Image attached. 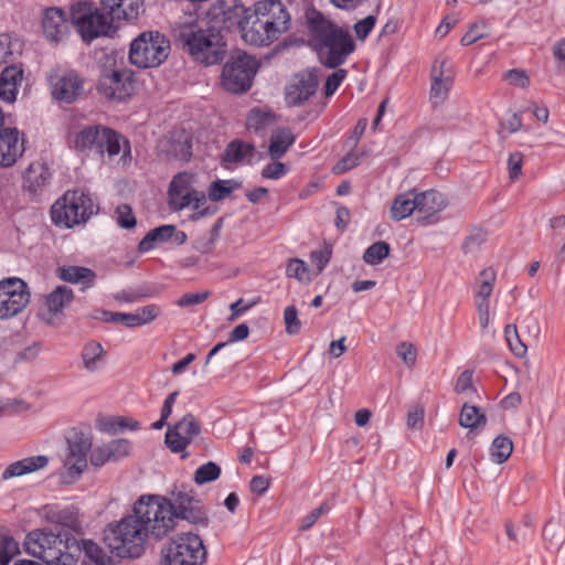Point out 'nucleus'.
Returning <instances> with one entry per match:
<instances>
[{
    "label": "nucleus",
    "instance_id": "obj_19",
    "mask_svg": "<svg viewBox=\"0 0 565 565\" xmlns=\"http://www.w3.org/2000/svg\"><path fill=\"white\" fill-rule=\"evenodd\" d=\"M195 180V174L191 172H179L170 181L168 188V204L173 211H181L189 207V198L192 192V184Z\"/></svg>",
    "mask_w": 565,
    "mask_h": 565
},
{
    "label": "nucleus",
    "instance_id": "obj_5",
    "mask_svg": "<svg viewBox=\"0 0 565 565\" xmlns=\"http://www.w3.org/2000/svg\"><path fill=\"white\" fill-rule=\"evenodd\" d=\"M207 556L200 535L183 532L173 535L161 548V565H202Z\"/></svg>",
    "mask_w": 565,
    "mask_h": 565
},
{
    "label": "nucleus",
    "instance_id": "obj_20",
    "mask_svg": "<svg viewBox=\"0 0 565 565\" xmlns=\"http://www.w3.org/2000/svg\"><path fill=\"white\" fill-rule=\"evenodd\" d=\"M418 222L422 225L434 224L439 221V213L446 207L445 196L435 190L416 193Z\"/></svg>",
    "mask_w": 565,
    "mask_h": 565
},
{
    "label": "nucleus",
    "instance_id": "obj_4",
    "mask_svg": "<svg viewBox=\"0 0 565 565\" xmlns=\"http://www.w3.org/2000/svg\"><path fill=\"white\" fill-rule=\"evenodd\" d=\"M132 511L146 527V533L156 539L166 536L175 526L177 512L166 498L142 495L134 504Z\"/></svg>",
    "mask_w": 565,
    "mask_h": 565
},
{
    "label": "nucleus",
    "instance_id": "obj_45",
    "mask_svg": "<svg viewBox=\"0 0 565 565\" xmlns=\"http://www.w3.org/2000/svg\"><path fill=\"white\" fill-rule=\"evenodd\" d=\"M390 245L380 241L366 248L363 254V260L369 265H377L390 255Z\"/></svg>",
    "mask_w": 565,
    "mask_h": 565
},
{
    "label": "nucleus",
    "instance_id": "obj_62",
    "mask_svg": "<svg viewBox=\"0 0 565 565\" xmlns=\"http://www.w3.org/2000/svg\"><path fill=\"white\" fill-rule=\"evenodd\" d=\"M362 156L363 153L359 154L356 152H349L333 167V172L343 173L350 169L355 168L359 166Z\"/></svg>",
    "mask_w": 565,
    "mask_h": 565
},
{
    "label": "nucleus",
    "instance_id": "obj_10",
    "mask_svg": "<svg viewBox=\"0 0 565 565\" xmlns=\"http://www.w3.org/2000/svg\"><path fill=\"white\" fill-rule=\"evenodd\" d=\"M257 68L255 57L242 52L233 54L223 67L222 86L234 94L245 93L250 88Z\"/></svg>",
    "mask_w": 565,
    "mask_h": 565
},
{
    "label": "nucleus",
    "instance_id": "obj_31",
    "mask_svg": "<svg viewBox=\"0 0 565 565\" xmlns=\"http://www.w3.org/2000/svg\"><path fill=\"white\" fill-rule=\"evenodd\" d=\"M81 361L87 372L94 373L106 364L107 352L99 342L90 340L82 348Z\"/></svg>",
    "mask_w": 565,
    "mask_h": 565
},
{
    "label": "nucleus",
    "instance_id": "obj_63",
    "mask_svg": "<svg viewBox=\"0 0 565 565\" xmlns=\"http://www.w3.org/2000/svg\"><path fill=\"white\" fill-rule=\"evenodd\" d=\"M376 18L374 15H367L363 20L356 22L354 24L356 38L362 41L365 40L373 30Z\"/></svg>",
    "mask_w": 565,
    "mask_h": 565
},
{
    "label": "nucleus",
    "instance_id": "obj_53",
    "mask_svg": "<svg viewBox=\"0 0 565 565\" xmlns=\"http://www.w3.org/2000/svg\"><path fill=\"white\" fill-rule=\"evenodd\" d=\"M332 255V248L329 245H324L319 250H312L310 253L311 264L316 267L315 275H319L330 262Z\"/></svg>",
    "mask_w": 565,
    "mask_h": 565
},
{
    "label": "nucleus",
    "instance_id": "obj_8",
    "mask_svg": "<svg viewBox=\"0 0 565 565\" xmlns=\"http://www.w3.org/2000/svg\"><path fill=\"white\" fill-rule=\"evenodd\" d=\"M169 52L170 42L162 33L147 31L131 42L129 60L140 68L157 67L167 60Z\"/></svg>",
    "mask_w": 565,
    "mask_h": 565
},
{
    "label": "nucleus",
    "instance_id": "obj_30",
    "mask_svg": "<svg viewBox=\"0 0 565 565\" xmlns=\"http://www.w3.org/2000/svg\"><path fill=\"white\" fill-rule=\"evenodd\" d=\"M447 64L446 60H443L437 66L436 64L433 66L431 70V87H430V99L434 105L441 104L452 86L454 77L451 73L449 72L446 74L445 66Z\"/></svg>",
    "mask_w": 565,
    "mask_h": 565
},
{
    "label": "nucleus",
    "instance_id": "obj_15",
    "mask_svg": "<svg viewBox=\"0 0 565 565\" xmlns=\"http://www.w3.org/2000/svg\"><path fill=\"white\" fill-rule=\"evenodd\" d=\"M131 73L127 70L105 73L99 79L98 92L108 99L125 100L134 94Z\"/></svg>",
    "mask_w": 565,
    "mask_h": 565
},
{
    "label": "nucleus",
    "instance_id": "obj_33",
    "mask_svg": "<svg viewBox=\"0 0 565 565\" xmlns=\"http://www.w3.org/2000/svg\"><path fill=\"white\" fill-rule=\"evenodd\" d=\"M295 142V135L289 128L273 131L268 154L273 160L280 159Z\"/></svg>",
    "mask_w": 565,
    "mask_h": 565
},
{
    "label": "nucleus",
    "instance_id": "obj_23",
    "mask_svg": "<svg viewBox=\"0 0 565 565\" xmlns=\"http://www.w3.org/2000/svg\"><path fill=\"white\" fill-rule=\"evenodd\" d=\"M42 30L50 42H60L67 34V20L65 12L56 7L43 11Z\"/></svg>",
    "mask_w": 565,
    "mask_h": 565
},
{
    "label": "nucleus",
    "instance_id": "obj_34",
    "mask_svg": "<svg viewBox=\"0 0 565 565\" xmlns=\"http://www.w3.org/2000/svg\"><path fill=\"white\" fill-rule=\"evenodd\" d=\"M417 204H416V192L407 191L404 193L398 194L391 206V218L394 221H402L409 215L414 211H417Z\"/></svg>",
    "mask_w": 565,
    "mask_h": 565
},
{
    "label": "nucleus",
    "instance_id": "obj_37",
    "mask_svg": "<svg viewBox=\"0 0 565 565\" xmlns=\"http://www.w3.org/2000/svg\"><path fill=\"white\" fill-rule=\"evenodd\" d=\"M167 153L169 158L180 161H189L192 157V141L186 135H180L178 138H171L168 141Z\"/></svg>",
    "mask_w": 565,
    "mask_h": 565
},
{
    "label": "nucleus",
    "instance_id": "obj_50",
    "mask_svg": "<svg viewBox=\"0 0 565 565\" xmlns=\"http://www.w3.org/2000/svg\"><path fill=\"white\" fill-rule=\"evenodd\" d=\"M486 239V232L481 230H476L466 237V239L462 243L461 249L465 254H473L481 248Z\"/></svg>",
    "mask_w": 565,
    "mask_h": 565
},
{
    "label": "nucleus",
    "instance_id": "obj_16",
    "mask_svg": "<svg viewBox=\"0 0 565 565\" xmlns=\"http://www.w3.org/2000/svg\"><path fill=\"white\" fill-rule=\"evenodd\" d=\"M239 34L245 43L254 46H268L280 38L276 31L267 28L253 8L245 17Z\"/></svg>",
    "mask_w": 565,
    "mask_h": 565
},
{
    "label": "nucleus",
    "instance_id": "obj_43",
    "mask_svg": "<svg viewBox=\"0 0 565 565\" xmlns=\"http://www.w3.org/2000/svg\"><path fill=\"white\" fill-rule=\"evenodd\" d=\"M239 186L235 180H216L211 183L207 190L209 199L218 202L227 198L234 190Z\"/></svg>",
    "mask_w": 565,
    "mask_h": 565
},
{
    "label": "nucleus",
    "instance_id": "obj_26",
    "mask_svg": "<svg viewBox=\"0 0 565 565\" xmlns=\"http://www.w3.org/2000/svg\"><path fill=\"white\" fill-rule=\"evenodd\" d=\"M318 83L311 75L295 77L286 88V103L289 106H299L308 100L317 90Z\"/></svg>",
    "mask_w": 565,
    "mask_h": 565
},
{
    "label": "nucleus",
    "instance_id": "obj_42",
    "mask_svg": "<svg viewBox=\"0 0 565 565\" xmlns=\"http://www.w3.org/2000/svg\"><path fill=\"white\" fill-rule=\"evenodd\" d=\"M486 422V416L479 407L469 404L462 405L459 416L460 426L473 429L478 426L484 425Z\"/></svg>",
    "mask_w": 565,
    "mask_h": 565
},
{
    "label": "nucleus",
    "instance_id": "obj_48",
    "mask_svg": "<svg viewBox=\"0 0 565 565\" xmlns=\"http://www.w3.org/2000/svg\"><path fill=\"white\" fill-rule=\"evenodd\" d=\"M221 468L213 461L200 466L194 473V481L198 484H204L218 479Z\"/></svg>",
    "mask_w": 565,
    "mask_h": 565
},
{
    "label": "nucleus",
    "instance_id": "obj_12",
    "mask_svg": "<svg viewBox=\"0 0 565 565\" xmlns=\"http://www.w3.org/2000/svg\"><path fill=\"white\" fill-rule=\"evenodd\" d=\"M30 302L26 282L17 277L0 280V318H12Z\"/></svg>",
    "mask_w": 565,
    "mask_h": 565
},
{
    "label": "nucleus",
    "instance_id": "obj_25",
    "mask_svg": "<svg viewBox=\"0 0 565 565\" xmlns=\"http://www.w3.org/2000/svg\"><path fill=\"white\" fill-rule=\"evenodd\" d=\"M51 177L52 174L46 163L33 162L24 173L23 189L33 196L39 195L50 184Z\"/></svg>",
    "mask_w": 565,
    "mask_h": 565
},
{
    "label": "nucleus",
    "instance_id": "obj_58",
    "mask_svg": "<svg viewBox=\"0 0 565 565\" xmlns=\"http://www.w3.org/2000/svg\"><path fill=\"white\" fill-rule=\"evenodd\" d=\"M18 42L8 33H0V64L8 63L15 51Z\"/></svg>",
    "mask_w": 565,
    "mask_h": 565
},
{
    "label": "nucleus",
    "instance_id": "obj_11",
    "mask_svg": "<svg viewBox=\"0 0 565 565\" xmlns=\"http://www.w3.org/2000/svg\"><path fill=\"white\" fill-rule=\"evenodd\" d=\"M53 99L72 104L83 96L85 78L74 70H55L49 76Z\"/></svg>",
    "mask_w": 565,
    "mask_h": 565
},
{
    "label": "nucleus",
    "instance_id": "obj_2",
    "mask_svg": "<svg viewBox=\"0 0 565 565\" xmlns=\"http://www.w3.org/2000/svg\"><path fill=\"white\" fill-rule=\"evenodd\" d=\"M310 43L319 62L328 68L342 65L354 51L355 43L350 32L327 20L320 13L309 19Z\"/></svg>",
    "mask_w": 565,
    "mask_h": 565
},
{
    "label": "nucleus",
    "instance_id": "obj_46",
    "mask_svg": "<svg viewBox=\"0 0 565 565\" xmlns=\"http://www.w3.org/2000/svg\"><path fill=\"white\" fill-rule=\"evenodd\" d=\"M286 275L301 282H309L312 278L308 265L299 258H291L288 260Z\"/></svg>",
    "mask_w": 565,
    "mask_h": 565
},
{
    "label": "nucleus",
    "instance_id": "obj_24",
    "mask_svg": "<svg viewBox=\"0 0 565 565\" xmlns=\"http://www.w3.org/2000/svg\"><path fill=\"white\" fill-rule=\"evenodd\" d=\"M175 512L177 518H181L190 521L191 523L205 524L207 519L201 510L200 501L194 499L188 492L179 491L174 495V504H172Z\"/></svg>",
    "mask_w": 565,
    "mask_h": 565
},
{
    "label": "nucleus",
    "instance_id": "obj_29",
    "mask_svg": "<svg viewBox=\"0 0 565 565\" xmlns=\"http://www.w3.org/2000/svg\"><path fill=\"white\" fill-rule=\"evenodd\" d=\"M22 79L23 68L21 65L12 64L4 67L0 75V98L7 103L14 102Z\"/></svg>",
    "mask_w": 565,
    "mask_h": 565
},
{
    "label": "nucleus",
    "instance_id": "obj_36",
    "mask_svg": "<svg viewBox=\"0 0 565 565\" xmlns=\"http://www.w3.org/2000/svg\"><path fill=\"white\" fill-rule=\"evenodd\" d=\"M57 277L63 281L71 284H82L89 286L93 284L96 275L87 268L81 266H63L57 269Z\"/></svg>",
    "mask_w": 565,
    "mask_h": 565
},
{
    "label": "nucleus",
    "instance_id": "obj_18",
    "mask_svg": "<svg viewBox=\"0 0 565 565\" xmlns=\"http://www.w3.org/2000/svg\"><path fill=\"white\" fill-rule=\"evenodd\" d=\"M92 449V440L84 434H77L68 440V454L64 467L71 479L78 478L87 467V455Z\"/></svg>",
    "mask_w": 565,
    "mask_h": 565
},
{
    "label": "nucleus",
    "instance_id": "obj_22",
    "mask_svg": "<svg viewBox=\"0 0 565 565\" xmlns=\"http://www.w3.org/2000/svg\"><path fill=\"white\" fill-rule=\"evenodd\" d=\"M43 516L50 523L60 525L71 531L81 530L78 508L74 504H50L43 508Z\"/></svg>",
    "mask_w": 565,
    "mask_h": 565
},
{
    "label": "nucleus",
    "instance_id": "obj_52",
    "mask_svg": "<svg viewBox=\"0 0 565 565\" xmlns=\"http://www.w3.org/2000/svg\"><path fill=\"white\" fill-rule=\"evenodd\" d=\"M396 355L407 367H414L417 359V351L412 342L403 341L398 343L396 345Z\"/></svg>",
    "mask_w": 565,
    "mask_h": 565
},
{
    "label": "nucleus",
    "instance_id": "obj_3",
    "mask_svg": "<svg viewBox=\"0 0 565 565\" xmlns=\"http://www.w3.org/2000/svg\"><path fill=\"white\" fill-rule=\"evenodd\" d=\"M148 534L138 516L132 512L105 530V543L120 558H138L146 551Z\"/></svg>",
    "mask_w": 565,
    "mask_h": 565
},
{
    "label": "nucleus",
    "instance_id": "obj_39",
    "mask_svg": "<svg viewBox=\"0 0 565 565\" xmlns=\"http://www.w3.org/2000/svg\"><path fill=\"white\" fill-rule=\"evenodd\" d=\"M504 337L510 350L515 356L521 358L526 353V340L523 339L524 334H522L518 324H507L504 328Z\"/></svg>",
    "mask_w": 565,
    "mask_h": 565
},
{
    "label": "nucleus",
    "instance_id": "obj_59",
    "mask_svg": "<svg viewBox=\"0 0 565 565\" xmlns=\"http://www.w3.org/2000/svg\"><path fill=\"white\" fill-rule=\"evenodd\" d=\"M523 154L520 151L512 152L508 159L509 179L516 181L522 175Z\"/></svg>",
    "mask_w": 565,
    "mask_h": 565
},
{
    "label": "nucleus",
    "instance_id": "obj_28",
    "mask_svg": "<svg viewBox=\"0 0 565 565\" xmlns=\"http://www.w3.org/2000/svg\"><path fill=\"white\" fill-rule=\"evenodd\" d=\"M111 20H134L142 11L143 0H100Z\"/></svg>",
    "mask_w": 565,
    "mask_h": 565
},
{
    "label": "nucleus",
    "instance_id": "obj_54",
    "mask_svg": "<svg viewBox=\"0 0 565 565\" xmlns=\"http://www.w3.org/2000/svg\"><path fill=\"white\" fill-rule=\"evenodd\" d=\"M220 228H221V224L216 223L212 227V230L209 232L207 236L201 237L195 241L194 248L202 254H207V253L212 252V249L214 248L215 242L218 237Z\"/></svg>",
    "mask_w": 565,
    "mask_h": 565
},
{
    "label": "nucleus",
    "instance_id": "obj_13",
    "mask_svg": "<svg viewBox=\"0 0 565 565\" xmlns=\"http://www.w3.org/2000/svg\"><path fill=\"white\" fill-rule=\"evenodd\" d=\"M249 8H246L239 0H217L211 6L204 18L217 25L222 32L225 30H237L241 33L243 22Z\"/></svg>",
    "mask_w": 565,
    "mask_h": 565
},
{
    "label": "nucleus",
    "instance_id": "obj_7",
    "mask_svg": "<svg viewBox=\"0 0 565 565\" xmlns=\"http://www.w3.org/2000/svg\"><path fill=\"white\" fill-rule=\"evenodd\" d=\"M92 198L83 191H66L51 207V217L55 225L73 227L85 223L96 211Z\"/></svg>",
    "mask_w": 565,
    "mask_h": 565
},
{
    "label": "nucleus",
    "instance_id": "obj_64",
    "mask_svg": "<svg viewBox=\"0 0 565 565\" xmlns=\"http://www.w3.org/2000/svg\"><path fill=\"white\" fill-rule=\"evenodd\" d=\"M425 409L420 404H414L407 413V426L409 428H419L424 422Z\"/></svg>",
    "mask_w": 565,
    "mask_h": 565
},
{
    "label": "nucleus",
    "instance_id": "obj_40",
    "mask_svg": "<svg viewBox=\"0 0 565 565\" xmlns=\"http://www.w3.org/2000/svg\"><path fill=\"white\" fill-rule=\"evenodd\" d=\"M513 451V441L510 437L500 435L494 438L490 448L491 460L495 463L505 462Z\"/></svg>",
    "mask_w": 565,
    "mask_h": 565
},
{
    "label": "nucleus",
    "instance_id": "obj_1",
    "mask_svg": "<svg viewBox=\"0 0 565 565\" xmlns=\"http://www.w3.org/2000/svg\"><path fill=\"white\" fill-rule=\"evenodd\" d=\"M174 36L184 52L206 66L220 63L226 54L222 32L204 17L189 15L174 28Z\"/></svg>",
    "mask_w": 565,
    "mask_h": 565
},
{
    "label": "nucleus",
    "instance_id": "obj_44",
    "mask_svg": "<svg viewBox=\"0 0 565 565\" xmlns=\"http://www.w3.org/2000/svg\"><path fill=\"white\" fill-rule=\"evenodd\" d=\"M100 148L98 153L107 152L109 158H113L119 154L120 147V136L116 134L114 130L104 128V132L102 135Z\"/></svg>",
    "mask_w": 565,
    "mask_h": 565
},
{
    "label": "nucleus",
    "instance_id": "obj_47",
    "mask_svg": "<svg viewBox=\"0 0 565 565\" xmlns=\"http://www.w3.org/2000/svg\"><path fill=\"white\" fill-rule=\"evenodd\" d=\"M19 553V543L12 536L0 535V565H9Z\"/></svg>",
    "mask_w": 565,
    "mask_h": 565
},
{
    "label": "nucleus",
    "instance_id": "obj_27",
    "mask_svg": "<svg viewBox=\"0 0 565 565\" xmlns=\"http://www.w3.org/2000/svg\"><path fill=\"white\" fill-rule=\"evenodd\" d=\"M49 457L44 455L31 456L8 465L1 473V480L22 477L44 469L49 465Z\"/></svg>",
    "mask_w": 565,
    "mask_h": 565
},
{
    "label": "nucleus",
    "instance_id": "obj_32",
    "mask_svg": "<svg viewBox=\"0 0 565 565\" xmlns=\"http://www.w3.org/2000/svg\"><path fill=\"white\" fill-rule=\"evenodd\" d=\"M104 127L88 126L75 135L73 140L74 148L77 151L85 152L95 149L97 152L100 148L102 135Z\"/></svg>",
    "mask_w": 565,
    "mask_h": 565
},
{
    "label": "nucleus",
    "instance_id": "obj_49",
    "mask_svg": "<svg viewBox=\"0 0 565 565\" xmlns=\"http://www.w3.org/2000/svg\"><path fill=\"white\" fill-rule=\"evenodd\" d=\"M85 555L98 565H107L110 562L107 553L95 542L84 540L82 542Z\"/></svg>",
    "mask_w": 565,
    "mask_h": 565
},
{
    "label": "nucleus",
    "instance_id": "obj_9",
    "mask_svg": "<svg viewBox=\"0 0 565 565\" xmlns=\"http://www.w3.org/2000/svg\"><path fill=\"white\" fill-rule=\"evenodd\" d=\"M70 15L76 32L86 43L107 35L113 22L108 14L102 13L88 1L74 2L70 7Z\"/></svg>",
    "mask_w": 565,
    "mask_h": 565
},
{
    "label": "nucleus",
    "instance_id": "obj_56",
    "mask_svg": "<svg viewBox=\"0 0 565 565\" xmlns=\"http://www.w3.org/2000/svg\"><path fill=\"white\" fill-rule=\"evenodd\" d=\"M330 511V505L327 502L321 503L318 508L313 509L309 514L300 520L299 530L307 531L318 521L320 516Z\"/></svg>",
    "mask_w": 565,
    "mask_h": 565
},
{
    "label": "nucleus",
    "instance_id": "obj_41",
    "mask_svg": "<svg viewBox=\"0 0 565 565\" xmlns=\"http://www.w3.org/2000/svg\"><path fill=\"white\" fill-rule=\"evenodd\" d=\"M73 299V291L66 286L56 287L47 297L46 306L52 313L60 312Z\"/></svg>",
    "mask_w": 565,
    "mask_h": 565
},
{
    "label": "nucleus",
    "instance_id": "obj_57",
    "mask_svg": "<svg viewBox=\"0 0 565 565\" xmlns=\"http://www.w3.org/2000/svg\"><path fill=\"white\" fill-rule=\"evenodd\" d=\"M117 223L122 228H134L136 226V217L132 209L128 204H120L116 209Z\"/></svg>",
    "mask_w": 565,
    "mask_h": 565
},
{
    "label": "nucleus",
    "instance_id": "obj_14",
    "mask_svg": "<svg viewBox=\"0 0 565 565\" xmlns=\"http://www.w3.org/2000/svg\"><path fill=\"white\" fill-rule=\"evenodd\" d=\"M252 8L268 29H273L279 35L288 31L291 18L280 0H259Z\"/></svg>",
    "mask_w": 565,
    "mask_h": 565
},
{
    "label": "nucleus",
    "instance_id": "obj_6",
    "mask_svg": "<svg viewBox=\"0 0 565 565\" xmlns=\"http://www.w3.org/2000/svg\"><path fill=\"white\" fill-rule=\"evenodd\" d=\"M24 547L28 554L47 565H73L76 562L67 541L44 530L30 532L24 540Z\"/></svg>",
    "mask_w": 565,
    "mask_h": 565
},
{
    "label": "nucleus",
    "instance_id": "obj_17",
    "mask_svg": "<svg viewBox=\"0 0 565 565\" xmlns=\"http://www.w3.org/2000/svg\"><path fill=\"white\" fill-rule=\"evenodd\" d=\"M201 427L192 414H186L166 433V444L172 452L183 451L200 434Z\"/></svg>",
    "mask_w": 565,
    "mask_h": 565
},
{
    "label": "nucleus",
    "instance_id": "obj_55",
    "mask_svg": "<svg viewBox=\"0 0 565 565\" xmlns=\"http://www.w3.org/2000/svg\"><path fill=\"white\" fill-rule=\"evenodd\" d=\"M503 79L510 85L526 88L530 85V77L524 70L513 68L503 74Z\"/></svg>",
    "mask_w": 565,
    "mask_h": 565
},
{
    "label": "nucleus",
    "instance_id": "obj_61",
    "mask_svg": "<svg viewBox=\"0 0 565 565\" xmlns=\"http://www.w3.org/2000/svg\"><path fill=\"white\" fill-rule=\"evenodd\" d=\"M189 200V206H192L196 211L198 216H205L210 214V209L205 207L206 195L202 191H193Z\"/></svg>",
    "mask_w": 565,
    "mask_h": 565
},
{
    "label": "nucleus",
    "instance_id": "obj_60",
    "mask_svg": "<svg viewBox=\"0 0 565 565\" xmlns=\"http://www.w3.org/2000/svg\"><path fill=\"white\" fill-rule=\"evenodd\" d=\"M347 70L344 68H338L332 74H330L327 77L326 84H324V94L326 96H331L335 93L340 84L343 82V79L347 77Z\"/></svg>",
    "mask_w": 565,
    "mask_h": 565
},
{
    "label": "nucleus",
    "instance_id": "obj_51",
    "mask_svg": "<svg viewBox=\"0 0 565 565\" xmlns=\"http://www.w3.org/2000/svg\"><path fill=\"white\" fill-rule=\"evenodd\" d=\"M487 29L488 24L484 21L471 24L469 30L460 40L461 45L468 46L478 40L484 39L488 36Z\"/></svg>",
    "mask_w": 565,
    "mask_h": 565
},
{
    "label": "nucleus",
    "instance_id": "obj_38",
    "mask_svg": "<svg viewBox=\"0 0 565 565\" xmlns=\"http://www.w3.org/2000/svg\"><path fill=\"white\" fill-rule=\"evenodd\" d=\"M497 281V273L492 267L482 269L473 287V296L490 298Z\"/></svg>",
    "mask_w": 565,
    "mask_h": 565
},
{
    "label": "nucleus",
    "instance_id": "obj_21",
    "mask_svg": "<svg viewBox=\"0 0 565 565\" xmlns=\"http://www.w3.org/2000/svg\"><path fill=\"white\" fill-rule=\"evenodd\" d=\"M24 152V141L17 128L0 129V167H12Z\"/></svg>",
    "mask_w": 565,
    "mask_h": 565
},
{
    "label": "nucleus",
    "instance_id": "obj_35",
    "mask_svg": "<svg viewBox=\"0 0 565 565\" xmlns=\"http://www.w3.org/2000/svg\"><path fill=\"white\" fill-rule=\"evenodd\" d=\"M254 151V145L241 140H233L226 146L222 154V161L226 164H238L242 163L246 158H252Z\"/></svg>",
    "mask_w": 565,
    "mask_h": 565
}]
</instances>
